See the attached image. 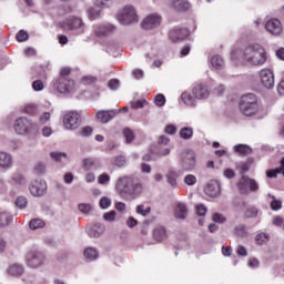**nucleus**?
Instances as JSON below:
<instances>
[{
	"label": "nucleus",
	"mask_w": 284,
	"mask_h": 284,
	"mask_svg": "<svg viewBox=\"0 0 284 284\" xmlns=\"http://www.w3.org/2000/svg\"><path fill=\"white\" fill-rule=\"evenodd\" d=\"M114 190L120 199L135 201L143 194V182L133 175H123L116 179Z\"/></svg>",
	"instance_id": "1"
},
{
	"label": "nucleus",
	"mask_w": 284,
	"mask_h": 284,
	"mask_svg": "<svg viewBox=\"0 0 284 284\" xmlns=\"http://www.w3.org/2000/svg\"><path fill=\"white\" fill-rule=\"evenodd\" d=\"M242 61L247 65H263L267 61V51L261 44H248L243 50Z\"/></svg>",
	"instance_id": "2"
},
{
	"label": "nucleus",
	"mask_w": 284,
	"mask_h": 284,
	"mask_svg": "<svg viewBox=\"0 0 284 284\" xmlns=\"http://www.w3.org/2000/svg\"><path fill=\"white\" fill-rule=\"evenodd\" d=\"M258 99L255 94L248 93L241 98L240 111L245 116H254L258 112Z\"/></svg>",
	"instance_id": "3"
},
{
	"label": "nucleus",
	"mask_w": 284,
	"mask_h": 284,
	"mask_svg": "<svg viewBox=\"0 0 284 284\" xmlns=\"http://www.w3.org/2000/svg\"><path fill=\"white\" fill-rule=\"evenodd\" d=\"M116 19L121 26H132L134 23H139V14L132 4L124 6L116 14Z\"/></svg>",
	"instance_id": "4"
},
{
	"label": "nucleus",
	"mask_w": 284,
	"mask_h": 284,
	"mask_svg": "<svg viewBox=\"0 0 284 284\" xmlns=\"http://www.w3.org/2000/svg\"><path fill=\"white\" fill-rule=\"evenodd\" d=\"M61 28L69 32H77V34H85L88 26L79 17H69L61 22Z\"/></svg>",
	"instance_id": "5"
},
{
	"label": "nucleus",
	"mask_w": 284,
	"mask_h": 284,
	"mask_svg": "<svg viewBox=\"0 0 284 284\" xmlns=\"http://www.w3.org/2000/svg\"><path fill=\"white\" fill-rule=\"evenodd\" d=\"M13 128L17 134L21 135L32 134V132H36L37 130V125L34 124V122L26 116L18 118L14 122Z\"/></svg>",
	"instance_id": "6"
},
{
	"label": "nucleus",
	"mask_w": 284,
	"mask_h": 284,
	"mask_svg": "<svg viewBox=\"0 0 284 284\" xmlns=\"http://www.w3.org/2000/svg\"><path fill=\"white\" fill-rule=\"evenodd\" d=\"M237 190L240 194H250V192H258L260 186L256 180L242 175L237 182Z\"/></svg>",
	"instance_id": "7"
},
{
	"label": "nucleus",
	"mask_w": 284,
	"mask_h": 284,
	"mask_svg": "<svg viewBox=\"0 0 284 284\" xmlns=\"http://www.w3.org/2000/svg\"><path fill=\"white\" fill-rule=\"evenodd\" d=\"M53 88L59 94H70L77 90V84L70 78H58L53 83Z\"/></svg>",
	"instance_id": "8"
},
{
	"label": "nucleus",
	"mask_w": 284,
	"mask_h": 284,
	"mask_svg": "<svg viewBox=\"0 0 284 284\" xmlns=\"http://www.w3.org/2000/svg\"><path fill=\"white\" fill-rule=\"evenodd\" d=\"M181 163H182V170L184 172H190L192 171L194 168H196V153H194V151L192 150H185L182 154H181Z\"/></svg>",
	"instance_id": "9"
},
{
	"label": "nucleus",
	"mask_w": 284,
	"mask_h": 284,
	"mask_svg": "<svg viewBox=\"0 0 284 284\" xmlns=\"http://www.w3.org/2000/svg\"><path fill=\"white\" fill-rule=\"evenodd\" d=\"M63 124L67 130H78L81 125V115L77 111H70L64 115Z\"/></svg>",
	"instance_id": "10"
},
{
	"label": "nucleus",
	"mask_w": 284,
	"mask_h": 284,
	"mask_svg": "<svg viewBox=\"0 0 284 284\" xmlns=\"http://www.w3.org/2000/svg\"><path fill=\"white\" fill-rule=\"evenodd\" d=\"M116 32V26L112 23H103V24H94L93 33L98 39H103V37H110V34H114Z\"/></svg>",
	"instance_id": "11"
},
{
	"label": "nucleus",
	"mask_w": 284,
	"mask_h": 284,
	"mask_svg": "<svg viewBox=\"0 0 284 284\" xmlns=\"http://www.w3.org/2000/svg\"><path fill=\"white\" fill-rule=\"evenodd\" d=\"M45 263V255L42 252L34 251L30 252L27 255V265L29 267H33L37 270L38 267H41Z\"/></svg>",
	"instance_id": "12"
},
{
	"label": "nucleus",
	"mask_w": 284,
	"mask_h": 284,
	"mask_svg": "<svg viewBox=\"0 0 284 284\" xmlns=\"http://www.w3.org/2000/svg\"><path fill=\"white\" fill-rule=\"evenodd\" d=\"M187 37H190V31L181 27H174L169 32V39L172 43H181V41H185Z\"/></svg>",
	"instance_id": "13"
},
{
	"label": "nucleus",
	"mask_w": 284,
	"mask_h": 284,
	"mask_svg": "<svg viewBox=\"0 0 284 284\" xmlns=\"http://www.w3.org/2000/svg\"><path fill=\"white\" fill-rule=\"evenodd\" d=\"M265 30L273 37H281L283 34V23L276 18H271L265 23Z\"/></svg>",
	"instance_id": "14"
},
{
	"label": "nucleus",
	"mask_w": 284,
	"mask_h": 284,
	"mask_svg": "<svg viewBox=\"0 0 284 284\" xmlns=\"http://www.w3.org/2000/svg\"><path fill=\"white\" fill-rule=\"evenodd\" d=\"M160 26L161 16L156 13L146 16L141 22V27L143 28V30H154V28H159Z\"/></svg>",
	"instance_id": "15"
},
{
	"label": "nucleus",
	"mask_w": 284,
	"mask_h": 284,
	"mask_svg": "<svg viewBox=\"0 0 284 284\" xmlns=\"http://www.w3.org/2000/svg\"><path fill=\"white\" fill-rule=\"evenodd\" d=\"M260 80L262 85L267 90H272L274 88V72L270 69H262L260 71Z\"/></svg>",
	"instance_id": "16"
},
{
	"label": "nucleus",
	"mask_w": 284,
	"mask_h": 284,
	"mask_svg": "<svg viewBox=\"0 0 284 284\" xmlns=\"http://www.w3.org/2000/svg\"><path fill=\"white\" fill-rule=\"evenodd\" d=\"M204 192L207 196H211V199H216V196L221 194V183L216 180L209 181L204 186Z\"/></svg>",
	"instance_id": "17"
},
{
	"label": "nucleus",
	"mask_w": 284,
	"mask_h": 284,
	"mask_svg": "<svg viewBox=\"0 0 284 284\" xmlns=\"http://www.w3.org/2000/svg\"><path fill=\"white\" fill-rule=\"evenodd\" d=\"M32 196H43V194H45L47 190H48V184L45 183V181H34L33 183H31L30 187H29Z\"/></svg>",
	"instance_id": "18"
},
{
	"label": "nucleus",
	"mask_w": 284,
	"mask_h": 284,
	"mask_svg": "<svg viewBox=\"0 0 284 284\" xmlns=\"http://www.w3.org/2000/svg\"><path fill=\"white\" fill-rule=\"evenodd\" d=\"M195 99H207L210 97V89L206 84L197 83L193 88Z\"/></svg>",
	"instance_id": "19"
},
{
	"label": "nucleus",
	"mask_w": 284,
	"mask_h": 284,
	"mask_svg": "<svg viewBox=\"0 0 284 284\" xmlns=\"http://www.w3.org/2000/svg\"><path fill=\"white\" fill-rule=\"evenodd\" d=\"M116 116V111L114 110H102L98 111L97 119L100 123H109V121H112Z\"/></svg>",
	"instance_id": "20"
},
{
	"label": "nucleus",
	"mask_w": 284,
	"mask_h": 284,
	"mask_svg": "<svg viewBox=\"0 0 284 284\" xmlns=\"http://www.w3.org/2000/svg\"><path fill=\"white\" fill-rule=\"evenodd\" d=\"M174 217L180 221L187 219V206L184 203H178L174 207Z\"/></svg>",
	"instance_id": "21"
},
{
	"label": "nucleus",
	"mask_w": 284,
	"mask_h": 284,
	"mask_svg": "<svg viewBox=\"0 0 284 284\" xmlns=\"http://www.w3.org/2000/svg\"><path fill=\"white\" fill-rule=\"evenodd\" d=\"M103 232H105V226L101 223H95L88 230V235L91 239H99Z\"/></svg>",
	"instance_id": "22"
},
{
	"label": "nucleus",
	"mask_w": 284,
	"mask_h": 284,
	"mask_svg": "<svg viewBox=\"0 0 284 284\" xmlns=\"http://www.w3.org/2000/svg\"><path fill=\"white\" fill-rule=\"evenodd\" d=\"M0 168L2 170H9V168H12V155H10V153L0 151Z\"/></svg>",
	"instance_id": "23"
},
{
	"label": "nucleus",
	"mask_w": 284,
	"mask_h": 284,
	"mask_svg": "<svg viewBox=\"0 0 284 284\" xmlns=\"http://www.w3.org/2000/svg\"><path fill=\"white\" fill-rule=\"evenodd\" d=\"M166 183L171 185V187H179V182L176 179H179V172L174 170H170L165 174Z\"/></svg>",
	"instance_id": "24"
},
{
	"label": "nucleus",
	"mask_w": 284,
	"mask_h": 284,
	"mask_svg": "<svg viewBox=\"0 0 284 284\" xmlns=\"http://www.w3.org/2000/svg\"><path fill=\"white\" fill-rule=\"evenodd\" d=\"M171 6L178 12H185V10H190V2H187V0H172Z\"/></svg>",
	"instance_id": "25"
},
{
	"label": "nucleus",
	"mask_w": 284,
	"mask_h": 284,
	"mask_svg": "<svg viewBox=\"0 0 284 284\" xmlns=\"http://www.w3.org/2000/svg\"><path fill=\"white\" fill-rule=\"evenodd\" d=\"M153 239H155V241H165V239H168V231L165 227L156 226L153 230Z\"/></svg>",
	"instance_id": "26"
},
{
	"label": "nucleus",
	"mask_w": 284,
	"mask_h": 284,
	"mask_svg": "<svg viewBox=\"0 0 284 284\" xmlns=\"http://www.w3.org/2000/svg\"><path fill=\"white\" fill-rule=\"evenodd\" d=\"M9 276H21L23 274V266L20 264H12L7 268Z\"/></svg>",
	"instance_id": "27"
},
{
	"label": "nucleus",
	"mask_w": 284,
	"mask_h": 284,
	"mask_svg": "<svg viewBox=\"0 0 284 284\" xmlns=\"http://www.w3.org/2000/svg\"><path fill=\"white\" fill-rule=\"evenodd\" d=\"M211 65L214 70H223L225 68V61L221 55H213L211 58Z\"/></svg>",
	"instance_id": "28"
},
{
	"label": "nucleus",
	"mask_w": 284,
	"mask_h": 284,
	"mask_svg": "<svg viewBox=\"0 0 284 284\" xmlns=\"http://www.w3.org/2000/svg\"><path fill=\"white\" fill-rule=\"evenodd\" d=\"M181 99L184 103V105H187L189 108H195L196 106V99L192 97L189 92H183L181 94Z\"/></svg>",
	"instance_id": "29"
},
{
	"label": "nucleus",
	"mask_w": 284,
	"mask_h": 284,
	"mask_svg": "<svg viewBox=\"0 0 284 284\" xmlns=\"http://www.w3.org/2000/svg\"><path fill=\"white\" fill-rule=\"evenodd\" d=\"M194 136V129L190 126H184L180 130V138L184 141H190Z\"/></svg>",
	"instance_id": "30"
},
{
	"label": "nucleus",
	"mask_w": 284,
	"mask_h": 284,
	"mask_svg": "<svg viewBox=\"0 0 284 284\" xmlns=\"http://www.w3.org/2000/svg\"><path fill=\"white\" fill-rule=\"evenodd\" d=\"M50 156L52 161H54L55 163H62L63 159H68V154L65 152H59V151H52L50 153Z\"/></svg>",
	"instance_id": "31"
},
{
	"label": "nucleus",
	"mask_w": 284,
	"mask_h": 284,
	"mask_svg": "<svg viewBox=\"0 0 284 284\" xmlns=\"http://www.w3.org/2000/svg\"><path fill=\"white\" fill-rule=\"evenodd\" d=\"M84 256L85 258H89V261H97V258H99V251L94 247H88L84 251Z\"/></svg>",
	"instance_id": "32"
},
{
	"label": "nucleus",
	"mask_w": 284,
	"mask_h": 284,
	"mask_svg": "<svg viewBox=\"0 0 284 284\" xmlns=\"http://www.w3.org/2000/svg\"><path fill=\"white\" fill-rule=\"evenodd\" d=\"M122 134L124 136L125 143L130 144L132 143V141H134V131H132V129L130 128L123 129Z\"/></svg>",
	"instance_id": "33"
},
{
	"label": "nucleus",
	"mask_w": 284,
	"mask_h": 284,
	"mask_svg": "<svg viewBox=\"0 0 284 284\" xmlns=\"http://www.w3.org/2000/svg\"><path fill=\"white\" fill-rule=\"evenodd\" d=\"M280 163H281V166L277 168L275 171H267L266 172V176L268 179H276V176H278V174H281V172H283V170H284V158H282Z\"/></svg>",
	"instance_id": "34"
},
{
	"label": "nucleus",
	"mask_w": 284,
	"mask_h": 284,
	"mask_svg": "<svg viewBox=\"0 0 284 284\" xmlns=\"http://www.w3.org/2000/svg\"><path fill=\"white\" fill-rule=\"evenodd\" d=\"M30 230H39L41 227H45V222L41 219H33L29 222Z\"/></svg>",
	"instance_id": "35"
},
{
	"label": "nucleus",
	"mask_w": 284,
	"mask_h": 284,
	"mask_svg": "<svg viewBox=\"0 0 284 284\" xmlns=\"http://www.w3.org/2000/svg\"><path fill=\"white\" fill-rule=\"evenodd\" d=\"M234 152H237L239 154H251L252 149L245 144H237L234 146Z\"/></svg>",
	"instance_id": "36"
},
{
	"label": "nucleus",
	"mask_w": 284,
	"mask_h": 284,
	"mask_svg": "<svg viewBox=\"0 0 284 284\" xmlns=\"http://www.w3.org/2000/svg\"><path fill=\"white\" fill-rule=\"evenodd\" d=\"M125 163H128V161L123 155H119L112 159V165H115L116 168H125Z\"/></svg>",
	"instance_id": "37"
},
{
	"label": "nucleus",
	"mask_w": 284,
	"mask_h": 284,
	"mask_svg": "<svg viewBox=\"0 0 284 284\" xmlns=\"http://www.w3.org/2000/svg\"><path fill=\"white\" fill-rule=\"evenodd\" d=\"M47 166H45V162H38L34 166V172L36 174H38L39 176H43V174H45L47 172Z\"/></svg>",
	"instance_id": "38"
},
{
	"label": "nucleus",
	"mask_w": 284,
	"mask_h": 284,
	"mask_svg": "<svg viewBox=\"0 0 284 284\" xmlns=\"http://www.w3.org/2000/svg\"><path fill=\"white\" fill-rule=\"evenodd\" d=\"M12 217L8 213H0V227H8Z\"/></svg>",
	"instance_id": "39"
},
{
	"label": "nucleus",
	"mask_w": 284,
	"mask_h": 284,
	"mask_svg": "<svg viewBox=\"0 0 284 284\" xmlns=\"http://www.w3.org/2000/svg\"><path fill=\"white\" fill-rule=\"evenodd\" d=\"M268 240H270V234H267V233H258L255 236V241H256L257 245H263L264 243H267Z\"/></svg>",
	"instance_id": "40"
},
{
	"label": "nucleus",
	"mask_w": 284,
	"mask_h": 284,
	"mask_svg": "<svg viewBox=\"0 0 284 284\" xmlns=\"http://www.w3.org/2000/svg\"><path fill=\"white\" fill-rule=\"evenodd\" d=\"M150 212H152V209L150 206H145L143 204L136 206V214H141V216H148Z\"/></svg>",
	"instance_id": "41"
},
{
	"label": "nucleus",
	"mask_w": 284,
	"mask_h": 284,
	"mask_svg": "<svg viewBox=\"0 0 284 284\" xmlns=\"http://www.w3.org/2000/svg\"><path fill=\"white\" fill-rule=\"evenodd\" d=\"M245 219H256L258 216V209L257 207H248L244 213Z\"/></svg>",
	"instance_id": "42"
},
{
	"label": "nucleus",
	"mask_w": 284,
	"mask_h": 284,
	"mask_svg": "<svg viewBox=\"0 0 284 284\" xmlns=\"http://www.w3.org/2000/svg\"><path fill=\"white\" fill-rule=\"evenodd\" d=\"M16 205L19 210H26L28 207V199L24 196H18L16 200Z\"/></svg>",
	"instance_id": "43"
},
{
	"label": "nucleus",
	"mask_w": 284,
	"mask_h": 284,
	"mask_svg": "<svg viewBox=\"0 0 284 284\" xmlns=\"http://www.w3.org/2000/svg\"><path fill=\"white\" fill-rule=\"evenodd\" d=\"M12 181H13V183H16L17 185H26V176H23V174L14 173V174L12 175Z\"/></svg>",
	"instance_id": "44"
},
{
	"label": "nucleus",
	"mask_w": 284,
	"mask_h": 284,
	"mask_svg": "<svg viewBox=\"0 0 284 284\" xmlns=\"http://www.w3.org/2000/svg\"><path fill=\"white\" fill-rule=\"evenodd\" d=\"M116 219V211H110L103 214V220L106 221V223H112Z\"/></svg>",
	"instance_id": "45"
},
{
	"label": "nucleus",
	"mask_w": 284,
	"mask_h": 284,
	"mask_svg": "<svg viewBox=\"0 0 284 284\" xmlns=\"http://www.w3.org/2000/svg\"><path fill=\"white\" fill-rule=\"evenodd\" d=\"M82 163H83V169L87 171L92 170V168H94V165H95L94 160L90 159V158L83 159Z\"/></svg>",
	"instance_id": "46"
},
{
	"label": "nucleus",
	"mask_w": 284,
	"mask_h": 284,
	"mask_svg": "<svg viewBox=\"0 0 284 284\" xmlns=\"http://www.w3.org/2000/svg\"><path fill=\"white\" fill-rule=\"evenodd\" d=\"M28 31L24 30H20L16 36L17 41H19L20 43H23V41H28Z\"/></svg>",
	"instance_id": "47"
},
{
	"label": "nucleus",
	"mask_w": 284,
	"mask_h": 284,
	"mask_svg": "<svg viewBox=\"0 0 284 284\" xmlns=\"http://www.w3.org/2000/svg\"><path fill=\"white\" fill-rule=\"evenodd\" d=\"M185 185H196V176L194 174H187L184 176Z\"/></svg>",
	"instance_id": "48"
},
{
	"label": "nucleus",
	"mask_w": 284,
	"mask_h": 284,
	"mask_svg": "<svg viewBox=\"0 0 284 284\" xmlns=\"http://www.w3.org/2000/svg\"><path fill=\"white\" fill-rule=\"evenodd\" d=\"M154 103L158 108H163V105H165V95L161 93L155 95Z\"/></svg>",
	"instance_id": "49"
},
{
	"label": "nucleus",
	"mask_w": 284,
	"mask_h": 284,
	"mask_svg": "<svg viewBox=\"0 0 284 284\" xmlns=\"http://www.w3.org/2000/svg\"><path fill=\"white\" fill-rule=\"evenodd\" d=\"M110 205H112V200H110V197H108V196L101 197L100 207L102 210H108V207H110Z\"/></svg>",
	"instance_id": "50"
},
{
	"label": "nucleus",
	"mask_w": 284,
	"mask_h": 284,
	"mask_svg": "<svg viewBox=\"0 0 284 284\" xmlns=\"http://www.w3.org/2000/svg\"><path fill=\"white\" fill-rule=\"evenodd\" d=\"M273 201L271 202V209L274 211H278L283 207V202L276 200V196H272Z\"/></svg>",
	"instance_id": "51"
},
{
	"label": "nucleus",
	"mask_w": 284,
	"mask_h": 284,
	"mask_svg": "<svg viewBox=\"0 0 284 284\" xmlns=\"http://www.w3.org/2000/svg\"><path fill=\"white\" fill-rule=\"evenodd\" d=\"M98 183L100 185H106V183H110V175L108 173H102L98 176Z\"/></svg>",
	"instance_id": "52"
},
{
	"label": "nucleus",
	"mask_w": 284,
	"mask_h": 284,
	"mask_svg": "<svg viewBox=\"0 0 284 284\" xmlns=\"http://www.w3.org/2000/svg\"><path fill=\"white\" fill-rule=\"evenodd\" d=\"M95 6L98 8H111L112 0H95Z\"/></svg>",
	"instance_id": "53"
},
{
	"label": "nucleus",
	"mask_w": 284,
	"mask_h": 284,
	"mask_svg": "<svg viewBox=\"0 0 284 284\" xmlns=\"http://www.w3.org/2000/svg\"><path fill=\"white\" fill-rule=\"evenodd\" d=\"M79 210L82 214H90L92 212V205L82 203L79 205Z\"/></svg>",
	"instance_id": "54"
},
{
	"label": "nucleus",
	"mask_w": 284,
	"mask_h": 284,
	"mask_svg": "<svg viewBox=\"0 0 284 284\" xmlns=\"http://www.w3.org/2000/svg\"><path fill=\"white\" fill-rule=\"evenodd\" d=\"M88 12H89V18L91 20L99 19V16L101 14V10L94 9V8L89 9Z\"/></svg>",
	"instance_id": "55"
},
{
	"label": "nucleus",
	"mask_w": 284,
	"mask_h": 284,
	"mask_svg": "<svg viewBox=\"0 0 284 284\" xmlns=\"http://www.w3.org/2000/svg\"><path fill=\"white\" fill-rule=\"evenodd\" d=\"M196 214H197V216H205V214H207V207L203 204H197L196 205Z\"/></svg>",
	"instance_id": "56"
},
{
	"label": "nucleus",
	"mask_w": 284,
	"mask_h": 284,
	"mask_svg": "<svg viewBox=\"0 0 284 284\" xmlns=\"http://www.w3.org/2000/svg\"><path fill=\"white\" fill-rule=\"evenodd\" d=\"M235 234H237V236H247V230L245 229V225L236 226Z\"/></svg>",
	"instance_id": "57"
},
{
	"label": "nucleus",
	"mask_w": 284,
	"mask_h": 284,
	"mask_svg": "<svg viewBox=\"0 0 284 284\" xmlns=\"http://www.w3.org/2000/svg\"><path fill=\"white\" fill-rule=\"evenodd\" d=\"M44 85H43V82L41 80H36L33 81L32 83V89L36 91V92H41V90H43Z\"/></svg>",
	"instance_id": "58"
},
{
	"label": "nucleus",
	"mask_w": 284,
	"mask_h": 284,
	"mask_svg": "<svg viewBox=\"0 0 284 284\" xmlns=\"http://www.w3.org/2000/svg\"><path fill=\"white\" fill-rule=\"evenodd\" d=\"M72 72V70L69 67H64L60 70V77L59 79H68V77H70V73Z\"/></svg>",
	"instance_id": "59"
},
{
	"label": "nucleus",
	"mask_w": 284,
	"mask_h": 284,
	"mask_svg": "<svg viewBox=\"0 0 284 284\" xmlns=\"http://www.w3.org/2000/svg\"><path fill=\"white\" fill-rule=\"evenodd\" d=\"M212 221H214V223H225V216L220 213H214L212 216Z\"/></svg>",
	"instance_id": "60"
},
{
	"label": "nucleus",
	"mask_w": 284,
	"mask_h": 284,
	"mask_svg": "<svg viewBox=\"0 0 284 284\" xmlns=\"http://www.w3.org/2000/svg\"><path fill=\"white\" fill-rule=\"evenodd\" d=\"M39 121L41 123V125H45V123H48V121H50V112H44L40 115Z\"/></svg>",
	"instance_id": "61"
},
{
	"label": "nucleus",
	"mask_w": 284,
	"mask_h": 284,
	"mask_svg": "<svg viewBox=\"0 0 284 284\" xmlns=\"http://www.w3.org/2000/svg\"><path fill=\"white\" fill-rule=\"evenodd\" d=\"M63 181H64V183H67V185H72V182L74 181V174L65 173L63 175Z\"/></svg>",
	"instance_id": "62"
},
{
	"label": "nucleus",
	"mask_w": 284,
	"mask_h": 284,
	"mask_svg": "<svg viewBox=\"0 0 284 284\" xmlns=\"http://www.w3.org/2000/svg\"><path fill=\"white\" fill-rule=\"evenodd\" d=\"M93 129L91 126H84L81 129V136H90L92 135Z\"/></svg>",
	"instance_id": "63"
},
{
	"label": "nucleus",
	"mask_w": 284,
	"mask_h": 284,
	"mask_svg": "<svg viewBox=\"0 0 284 284\" xmlns=\"http://www.w3.org/2000/svg\"><path fill=\"white\" fill-rule=\"evenodd\" d=\"M108 88H110V90H119V80L116 79H112L108 82Z\"/></svg>",
	"instance_id": "64"
}]
</instances>
